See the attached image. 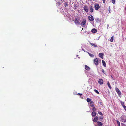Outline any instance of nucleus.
<instances>
[{"instance_id":"3","label":"nucleus","mask_w":126,"mask_h":126,"mask_svg":"<svg viewBox=\"0 0 126 126\" xmlns=\"http://www.w3.org/2000/svg\"><path fill=\"white\" fill-rule=\"evenodd\" d=\"M94 8L96 10H98L100 7L99 5L97 3H95L94 4Z\"/></svg>"},{"instance_id":"36","label":"nucleus","mask_w":126,"mask_h":126,"mask_svg":"<svg viewBox=\"0 0 126 126\" xmlns=\"http://www.w3.org/2000/svg\"><path fill=\"white\" fill-rule=\"evenodd\" d=\"M68 6V4H67V3H66L65 4V7H66V6Z\"/></svg>"},{"instance_id":"40","label":"nucleus","mask_w":126,"mask_h":126,"mask_svg":"<svg viewBox=\"0 0 126 126\" xmlns=\"http://www.w3.org/2000/svg\"><path fill=\"white\" fill-rule=\"evenodd\" d=\"M96 0H93V1H95Z\"/></svg>"},{"instance_id":"27","label":"nucleus","mask_w":126,"mask_h":126,"mask_svg":"<svg viewBox=\"0 0 126 126\" xmlns=\"http://www.w3.org/2000/svg\"><path fill=\"white\" fill-rule=\"evenodd\" d=\"M120 102L121 105L123 106H123H125L124 104V103L123 102H122L121 101H120Z\"/></svg>"},{"instance_id":"28","label":"nucleus","mask_w":126,"mask_h":126,"mask_svg":"<svg viewBox=\"0 0 126 126\" xmlns=\"http://www.w3.org/2000/svg\"><path fill=\"white\" fill-rule=\"evenodd\" d=\"M117 123L118 124V126H120V123L118 120H117Z\"/></svg>"},{"instance_id":"6","label":"nucleus","mask_w":126,"mask_h":126,"mask_svg":"<svg viewBox=\"0 0 126 126\" xmlns=\"http://www.w3.org/2000/svg\"><path fill=\"white\" fill-rule=\"evenodd\" d=\"M83 9L86 12H88V9L87 6L86 5L84 6L83 7Z\"/></svg>"},{"instance_id":"33","label":"nucleus","mask_w":126,"mask_h":126,"mask_svg":"<svg viewBox=\"0 0 126 126\" xmlns=\"http://www.w3.org/2000/svg\"><path fill=\"white\" fill-rule=\"evenodd\" d=\"M99 104L100 105H102L103 104V103L102 102H99Z\"/></svg>"},{"instance_id":"26","label":"nucleus","mask_w":126,"mask_h":126,"mask_svg":"<svg viewBox=\"0 0 126 126\" xmlns=\"http://www.w3.org/2000/svg\"><path fill=\"white\" fill-rule=\"evenodd\" d=\"M91 99H90V98H88L87 99V100H87V101L88 102H90L91 101Z\"/></svg>"},{"instance_id":"41","label":"nucleus","mask_w":126,"mask_h":126,"mask_svg":"<svg viewBox=\"0 0 126 126\" xmlns=\"http://www.w3.org/2000/svg\"><path fill=\"white\" fill-rule=\"evenodd\" d=\"M82 30H83V28H82Z\"/></svg>"},{"instance_id":"39","label":"nucleus","mask_w":126,"mask_h":126,"mask_svg":"<svg viewBox=\"0 0 126 126\" xmlns=\"http://www.w3.org/2000/svg\"><path fill=\"white\" fill-rule=\"evenodd\" d=\"M125 10L126 11V7L125 8Z\"/></svg>"},{"instance_id":"25","label":"nucleus","mask_w":126,"mask_h":126,"mask_svg":"<svg viewBox=\"0 0 126 126\" xmlns=\"http://www.w3.org/2000/svg\"><path fill=\"white\" fill-rule=\"evenodd\" d=\"M88 54H89V55L91 57H93L94 56V55H93V54H91L89 53H88Z\"/></svg>"},{"instance_id":"32","label":"nucleus","mask_w":126,"mask_h":126,"mask_svg":"<svg viewBox=\"0 0 126 126\" xmlns=\"http://www.w3.org/2000/svg\"><path fill=\"white\" fill-rule=\"evenodd\" d=\"M123 108L125 110H126V106H123Z\"/></svg>"},{"instance_id":"22","label":"nucleus","mask_w":126,"mask_h":126,"mask_svg":"<svg viewBox=\"0 0 126 126\" xmlns=\"http://www.w3.org/2000/svg\"><path fill=\"white\" fill-rule=\"evenodd\" d=\"M103 118V116H100L99 117V120L100 121H102Z\"/></svg>"},{"instance_id":"21","label":"nucleus","mask_w":126,"mask_h":126,"mask_svg":"<svg viewBox=\"0 0 126 126\" xmlns=\"http://www.w3.org/2000/svg\"><path fill=\"white\" fill-rule=\"evenodd\" d=\"M107 85H108V86L109 87V88L110 89L111 88V86L110 85L109 82H108L107 83Z\"/></svg>"},{"instance_id":"11","label":"nucleus","mask_w":126,"mask_h":126,"mask_svg":"<svg viewBox=\"0 0 126 126\" xmlns=\"http://www.w3.org/2000/svg\"><path fill=\"white\" fill-rule=\"evenodd\" d=\"M90 8V11L91 13H92L93 12L94 9L91 6H90L89 7Z\"/></svg>"},{"instance_id":"20","label":"nucleus","mask_w":126,"mask_h":126,"mask_svg":"<svg viewBox=\"0 0 126 126\" xmlns=\"http://www.w3.org/2000/svg\"><path fill=\"white\" fill-rule=\"evenodd\" d=\"M114 39V36H112L110 39V41L111 42H113Z\"/></svg>"},{"instance_id":"31","label":"nucleus","mask_w":126,"mask_h":126,"mask_svg":"<svg viewBox=\"0 0 126 126\" xmlns=\"http://www.w3.org/2000/svg\"><path fill=\"white\" fill-rule=\"evenodd\" d=\"M115 0H112V2L113 4H115Z\"/></svg>"},{"instance_id":"30","label":"nucleus","mask_w":126,"mask_h":126,"mask_svg":"<svg viewBox=\"0 0 126 126\" xmlns=\"http://www.w3.org/2000/svg\"><path fill=\"white\" fill-rule=\"evenodd\" d=\"M121 126H126V125L124 123H121Z\"/></svg>"},{"instance_id":"14","label":"nucleus","mask_w":126,"mask_h":126,"mask_svg":"<svg viewBox=\"0 0 126 126\" xmlns=\"http://www.w3.org/2000/svg\"><path fill=\"white\" fill-rule=\"evenodd\" d=\"M92 32L93 33H95L97 32V30L95 28L92 29L91 30Z\"/></svg>"},{"instance_id":"34","label":"nucleus","mask_w":126,"mask_h":126,"mask_svg":"<svg viewBox=\"0 0 126 126\" xmlns=\"http://www.w3.org/2000/svg\"><path fill=\"white\" fill-rule=\"evenodd\" d=\"M78 94L80 96H81V95H82V94H81L80 93H78Z\"/></svg>"},{"instance_id":"16","label":"nucleus","mask_w":126,"mask_h":126,"mask_svg":"<svg viewBox=\"0 0 126 126\" xmlns=\"http://www.w3.org/2000/svg\"><path fill=\"white\" fill-rule=\"evenodd\" d=\"M85 69L86 70H87L89 71L90 70V68L89 67L87 66L86 65H85Z\"/></svg>"},{"instance_id":"29","label":"nucleus","mask_w":126,"mask_h":126,"mask_svg":"<svg viewBox=\"0 0 126 126\" xmlns=\"http://www.w3.org/2000/svg\"><path fill=\"white\" fill-rule=\"evenodd\" d=\"M98 114L100 115H103V114L101 112L99 111L98 112Z\"/></svg>"},{"instance_id":"38","label":"nucleus","mask_w":126,"mask_h":126,"mask_svg":"<svg viewBox=\"0 0 126 126\" xmlns=\"http://www.w3.org/2000/svg\"><path fill=\"white\" fill-rule=\"evenodd\" d=\"M110 6H109V12H110Z\"/></svg>"},{"instance_id":"15","label":"nucleus","mask_w":126,"mask_h":126,"mask_svg":"<svg viewBox=\"0 0 126 126\" xmlns=\"http://www.w3.org/2000/svg\"><path fill=\"white\" fill-rule=\"evenodd\" d=\"M91 115L93 117H94L96 115V113L95 111H93Z\"/></svg>"},{"instance_id":"18","label":"nucleus","mask_w":126,"mask_h":126,"mask_svg":"<svg viewBox=\"0 0 126 126\" xmlns=\"http://www.w3.org/2000/svg\"><path fill=\"white\" fill-rule=\"evenodd\" d=\"M93 102L92 101H91L90 102V105L91 107H94V105L93 104Z\"/></svg>"},{"instance_id":"12","label":"nucleus","mask_w":126,"mask_h":126,"mask_svg":"<svg viewBox=\"0 0 126 126\" xmlns=\"http://www.w3.org/2000/svg\"><path fill=\"white\" fill-rule=\"evenodd\" d=\"M97 124L98 126H103V123L100 121H98L97 122Z\"/></svg>"},{"instance_id":"35","label":"nucleus","mask_w":126,"mask_h":126,"mask_svg":"<svg viewBox=\"0 0 126 126\" xmlns=\"http://www.w3.org/2000/svg\"><path fill=\"white\" fill-rule=\"evenodd\" d=\"M102 72L104 74H105V73H104V70L103 69H102Z\"/></svg>"},{"instance_id":"4","label":"nucleus","mask_w":126,"mask_h":126,"mask_svg":"<svg viewBox=\"0 0 126 126\" xmlns=\"http://www.w3.org/2000/svg\"><path fill=\"white\" fill-rule=\"evenodd\" d=\"M86 23V20L85 19H83L82 21L81 25L82 27L84 26Z\"/></svg>"},{"instance_id":"7","label":"nucleus","mask_w":126,"mask_h":126,"mask_svg":"<svg viewBox=\"0 0 126 126\" xmlns=\"http://www.w3.org/2000/svg\"><path fill=\"white\" fill-rule=\"evenodd\" d=\"M88 19L90 21H92L94 20V18L93 16L92 15H90L88 17Z\"/></svg>"},{"instance_id":"1","label":"nucleus","mask_w":126,"mask_h":126,"mask_svg":"<svg viewBox=\"0 0 126 126\" xmlns=\"http://www.w3.org/2000/svg\"><path fill=\"white\" fill-rule=\"evenodd\" d=\"M121 121L123 122H125L126 121V117L125 115H122L120 118Z\"/></svg>"},{"instance_id":"13","label":"nucleus","mask_w":126,"mask_h":126,"mask_svg":"<svg viewBox=\"0 0 126 126\" xmlns=\"http://www.w3.org/2000/svg\"><path fill=\"white\" fill-rule=\"evenodd\" d=\"M104 55V54L103 53H100L99 54V57L101 58L102 59H103V56Z\"/></svg>"},{"instance_id":"19","label":"nucleus","mask_w":126,"mask_h":126,"mask_svg":"<svg viewBox=\"0 0 126 126\" xmlns=\"http://www.w3.org/2000/svg\"><path fill=\"white\" fill-rule=\"evenodd\" d=\"M90 43L91 45L94 47H97V45L95 44L92 43Z\"/></svg>"},{"instance_id":"5","label":"nucleus","mask_w":126,"mask_h":126,"mask_svg":"<svg viewBox=\"0 0 126 126\" xmlns=\"http://www.w3.org/2000/svg\"><path fill=\"white\" fill-rule=\"evenodd\" d=\"M115 90L117 92V93L118 95L119 96H120L121 94V93L120 91L119 90V89L117 88H115Z\"/></svg>"},{"instance_id":"9","label":"nucleus","mask_w":126,"mask_h":126,"mask_svg":"<svg viewBox=\"0 0 126 126\" xmlns=\"http://www.w3.org/2000/svg\"><path fill=\"white\" fill-rule=\"evenodd\" d=\"M94 62L95 64L96 65H97L98 64V60L97 58H96L94 60Z\"/></svg>"},{"instance_id":"2","label":"nucleus","mask_w":126,"mask_h":126,"mask_svg":"<svg viewBox=\"0 0 126 126\" xmlns=\"http://www.w3.org/2000/svg\"><path fill=\"white\" fill-rule=\"evenodd\" d=\"M80 20L78 18H76L75 20V23L77 25H78L80 24Z\"/></svg>"},{"instance_id":"17","label":"nucleus","mask_w":126,"mask_h":126,"mask_svg":"<svg viewBox=\"0 0 126 126\" xmlns=\"http://www.w3.org/2000/svg\"><path fill=\"white\" fill-rule=\"evenodd\" d=\"M102 62L103 64V65L104 67H106V63L105 61L103 60H102Z\"/></svg>"},{"instance_id":"23","label":"nucleus","mask_w":126,"mask_h":126,"mask_svg":"<svg viewBox=\"0 0 126 126\" xmlns=\"http://www.w3.org/2000/svg\"><path fill=\"white\" fill-rule=\"evenodd\" d=\"M92 110L93 111H96V110L95 107H93L92 109Z\"/></svg>"},{"instance_id":"37","label":"nucleus","mask_w":126,"mask_h":126,"mask_svg":"<svg viewBox=\"0 0 126 126\" xmlns=\"http://www.w3.org/2000/svg\"><path fill=\"white\" fill-rule=\"evenodd\" d=\"M103 3L104 4L105 3V1L106 0H103Z\"/></svg>"},{"instance_id":"24","label":"nucleus","mask_w":126,"mask_h":126,"mask_svg":"<svg viewBox=\"0 0 126 126\" xmlns=\"http://www.w3.org/2000/svg\"><path fill=\"white\" fill-rule=\"evenodd\" d=\"M94 91L97 94H99V92L96 90V89H94Z\"/></svg>"},{"instance_id":"8","label":"nucleus","mask_w":126,"mask_h":126,"mask_svg":"<svg viewBox=\"0 0 126 126\" xmlns=\"http://www.w3.org/2000/svg\"><path fill=\"white\" fill-rule=\"evenodd\" d=\"M99 118L98 116H96L95 117H94L93 120V122H98V119Z\"/></svg>"},{"instance_id":"10","label":"nucleus","mask_w":126,"mask_h":126,"mask_svg":"<svg viewBox=\"0 0 126 126\" xmlns=\"http://www.w3.org/2000/svg\"><path fill=\"white\" fill-rule=\"evenodd\" d=\"M103 81L101 79H100L99 80L98 83L100 84L101 85L103 84Z\"/></svg>"}]
</instances>
